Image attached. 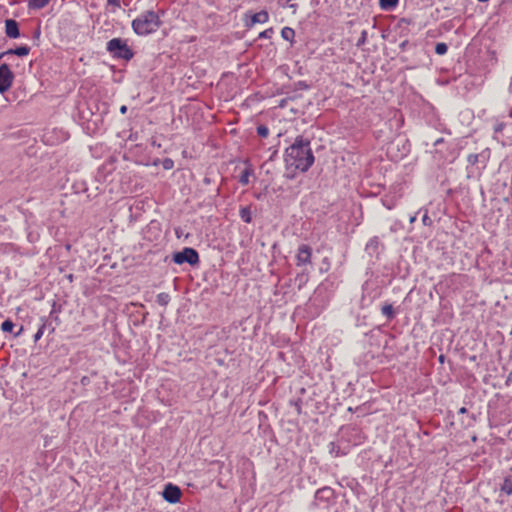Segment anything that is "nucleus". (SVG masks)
Returning a JSON list of instances; mask_svg holds the SVG:
<instances>
[{
	"label": "nucleus",
	"instance_id": "obj_1",
	"mask_svg": "<svg viewBox=\"0 0 512 512\" xmlns=\"http://www.w3.org/2000/svg\"><path fill=\"white\" fill-rule=\"evenodd\" d=\"M308 138L299 135L285 150V163L287 168L293 167L301 172H307L315 161Z\"/></svg>",
	"mask_w": 512,
	"mask_h": 512
},
{
	"label": "nucleus",
	"instance_id": "obj_2",
	"mask_svg": "<svg viewBox=\"0 0 512 512\" xmlns=\"http://www.w3.org/2000/svg\"><path fill=\"white\" fill-rule=\"evenodd\" d=\"M100 110L96 101L85 102L78 107V121L88 135H96L104 131V116L107 114L105 104Z\"/></svg>",
	"mask_w": 512,
	"mask_h": 512
},
{
	"label": "nucleus",
	"instance_id": "obj_3",
	"mask_svg": "<svg viewBox=\"0 0 512 512\" xmlns=\"http://www.w3.org/2000/svg\"><path fill=\"white\" fill-rule=\"evenodd\" d=\"M160 15L154 10H145L141 12L131 22L132 31L140 37H146L154 34L162 25Z\"/></svg>",
	"mask_w": 512,
	"mask_h": 512
},
{
	"label": "nucleus",
	"instance_id": "obj_4",
	"mask_svg": "<svg viewBox=\"0 0 512 512\" xmlns=\"http://www.w3.org/2000/svg\"><path fill=\"white\" fill-rule=\"evenodd\" d=\"M106 51L115 60L129 62L135 55L134 50L128 45L127 39L121 37L112 38L106 43Z\"/></svg>",
	"mask_w": 512,
	"mask_h": 512
},
{
	"label": "nucleus",
	"instance_id": "obj_5",
	"mask_svg": "<svg viewBox=\"0 0 512 512\" xmlns=\"http://www.w3.org/2000/svg\"><path fill=\"white\" fill-rule=\"evenodd\" d=\"M336 504V495L333 488L324 486L316 490L314 499L310 504V509L318 511H328Z\"/></svg>",
	"mask_w": 512,
	"mask_h": 512
},
{
	"label": "nucleus",
	"instance_id": "obj_6",
	"mask_svg": "<svg viewBox=\"0 0 512 512\" xmlns=\"http://www.w3.org/2000/svg\"><path fill=\"white\" fill-rule=\"evenodd\" d=\"M490 158V152L488 149L483 150L480 153L469 154L467 156V178L479 177L482 171L486 168Z\"/></svg>",
	"mask_w": 512,
	"mask_h": 512
},
{
	"label": "nucleus",
	"instance_id": "obj_7",
	"mask_svg": "<svg viewBox=\"0 0 512 512\" xmlns=\"http://www.w3.org/2000/svg\"><path fill=\"white\" fill-rule=\"evenodd\" d=\"M341 440L353 445L358 446L364 443L365 435L361 428L356 425H346L340 428Z\"/></svg>",
	"mask_w": 512,
	"mask_h": 512
},
{
	"label": "nucleus",
	"instance_id": "obj_8",
	"mask_svg": "<svg viewBox=\"0 0 512 512\" xmlns=\"http://www.w3.org/2000/svg\"><path fill=\"white\" fill-rule=\"evenodd\" d=\"M172 261L177 265L189 264L194 267L199 264V253L192 247H184L181 251L172 254Z\"/></svg>",
	"mask_w": 512,
	"mask_h": 512
},
{
	"label": "nucleus",
	"instance_id": "obj_9",
	"mask_svg": "<svg viewBox=\"0 0 512 512\" xmlns=\"http://www.w3.org/2000/svg\"><path fill=\"white\" fill-rule=\"evenodd\" d=\"M14 73L11 71L8 64L3 63L0 65V93L4 94L7 92L14 81Z\"/></svg>",
	"mask_w": 512,
	"mask_h": 512
},
{
	"label": "nucleus",
	"instance_id": "obj_10",
	"mask_svg": "<svg viewBox=\"0 0 512 512\" xmlns=\"http://www.w3.org/2000/svg\"><path fill=\"white\" fill-rule=\"evenodd\" d=\"M312 248L308 244H301L298 246L296 253V266L305 267L312 265Z\"/></svg>",
	"mask_w": 512,
	"mask_h": 512
},
{
	"label": "nucleus",
	"instance_id": "obj_11",
	"mask_svg": "<svg viewBox=\"0 0 512 512\" xmlns=\"http://www.w3.org/2000/svg\"><path fill=\"white\" fill-rule=\"evenodd\" d=\"M269 21V14L266 10H261L252 14L250 11L244 14V26L248 29L252 28L255 24H264Z\"/></svg>",
	"mask_w": 512,
	"mask_h": 512
},
{
	"label": "nucleus",
	"instance_id": "obj_12",
	"mask_svg": "<svg viewBox=\"0 0 512 512\" xmlns=\"http://www.w3.org/2000/svg\"><path fill=\"white\" fill-rule=\"evenodd\" d=\"M182 496L181 489L172 483H167L162 491V497L170 504H176Z\"/></svg>",
	"mask_w": 512,
	"mask_h": 512
},
{
	"label": "nucleus",
	"instance_id": "obj_13",
	"mask_svg": "<svg viewBox=\"0 0 512 512\" xmlns=\"http://www.w3.org/2000/svg\"><path fill=\"white\" fill-rule=\"evenodd\" d=\"M383 245L380 242L379 237L373 236L369 239L365 246V252L370 258H378Z\"/></svg>",
	"mask_w": 512,
	"mask_h": 512
},
{
	"label": "nucleus",
	"instance_id": "obj_14",
	"mask_svg": "<svg viewBox=\"0 0 512 512\" xmlns=\"http://www.w3.org/2000/svg\"><path fill=\"white\" fill-rule=\"evenodd\" d=\"M462 147L458 141H452L447 144V155L444 158L449 163H453L460 155Z\"/></svg>",
	"mask_w": 512,
	"mask_h": 512
},
{
	"label": "nucleus",
	"instance_id": "obj_15",
	"mask_svg": "<svg viewBox=\"0 0 512 512\" xmlns=\"http://www.w3.org/2000/svg\"><path fill=\"white\" fill-rule=\"evenodd\" d=\"M5 34L8 38L17 39L20 37L19 24L14 19L5 20Z\"/></svg>",
	"mask_w": 512,
	"mask_h": 512
},
{
	"label": "nucleus",
	"instance_id": "obj_16",
	"mask_svg": "<svg viewBox=\"0 0 512 512\" xmlns=\"http://www.w3.org/2000/svg\"><path fill=\"white\" fill-rule=\"evenodd\" d=\"M380 311L387 321H392L396 318L398 310L393 307L389 302H384L380 305Z\"/></svg>",
	"mask_w": 512,
	"mask_h": 512
},
{
	"label": "nucleus",
	"instance_id": "obj_17",
	"mask_svg": "<svg viewBox=\"0 0 512 512\" xmlns=\"http://www.w3.org/2000/svg\"><path fill=\"white\" fill-rule=\"evenodd\" d=\"M112 163H103L97 170L96 179L97 180H105L106 176L113 171Z\"/></svg>",
	"mask_w": 512,
	"mask_h": 512
},
{
	"label": "nucleus",
	"instance_id": "obj_18",
	"mask_svg": "<svg viewBox=\"0 0 512 512\" xmlns=\"http://www.w3.org/2000/svg\"><path fill=\"white\" fill-rule=\"evenodd\" d=\"M62 311V305L53 301L51 311L49 314V320L54 321L56 325L60 324L59 314Z\"/></svg>",
	"mask_w": 512,
	"mask_h": 512
},
{
	"label": "nucleus",
	"instance_id": "obj_19",
	"mask_svg": "<svg viewBox=\"0 0 512 512\" xmlns=\"http://www.w3.org/2000/svg\"><path fill=\"white\" fill-rule=\"evenodd\" d=\"M30 52V47L27 45H21L16 48H10L5 51V54L16 55L18 57L27 56Z\"/></svg>",
	"mask_w": 512,
	"mask_h": 512
},
{
	"label": "nucleus",
	"instance_id": "obj_20",
	"mask_svg": "<svg viewBox=\"0 0 512 512\" xmlns=\"http://www.w3.org/2000/svg\"><path fill=\"white\" fill-rule=\"evenodd\" d=\"M500 491L507 496L512 495V474L504 477L503 483L500 485Z\"/></svg>",
	"mask_w": 512,
	"mask_h": 512
},
{
	"label": "nucleus",
	"instance_id": "obj_21",
	"mask_svg": "<svg viewBox=\"0 0 512 512\" xmlns=\"http://www.w3.org/2000/svg\"><path fill=\"white\" fill-rule=\"evenodd\" d=\"M399 4V0H379V7L383 11H393Z\"/></svg>",
	"mask_w": 512,
	"mask_h": 512
},
{
	"label": "nucleus",
	"instance_id": "obj_22",
	"mask_svg": "<svg viewBox=\"0 0 512 512\" xmlns=\"http://www.w3.org/2000/svg\"><path fill=\"white\" fill-rule=\"evenodd\" d=\"M239 216L244 223L250 224L252 222V212L249 206L240 207Z\"/></svg>",
	"mask_w": 512,
	"mask_h": 512
},
{
	"label": "nucleus",
	"instance_id": "obj_23",
	"mask_svg": "<svg viewBox=\"0 0 512 512\" xmlns=\"http://www.w3.org/2000/svg\"><path fill=\"white\" fill-rule=\"evenodd\" d=\"M281 37L286 40V41H289L291 44L294 43V38H295V31L293 28L291 27H283L282 30H281Z\"/></svg>",
	"mask_w": 512,
	"mask_h": 512
},
{
	"label": "nucleus",
	"instance_id": "obj_24",
	"mask_svg": "<svg viewBox=\"0 0 512 512\" xmlns=\"http://www.w3.org/2000/svg\"><path fill=\"white\" fill-rule=\"evenodd\" d=\"M328 449H329L330 455H332L333 457H339V456L346 455V452L343 451L341 449V447L335 442H330L328 444Z\"/></svg>",
	"mask_w": 512,
	"mask_h": 512
},
{
	"label": "nucleus",
	"instance_id": "obj_25",
	"mask_svg": "<svg viewBox=\"0 0 512 512\" xmlns=\"http://www.w3.org/2000/svg\"><path fill=\"white\" fill-rule=\"evenodd\" d=\"M50 0H29L28 1V9L29 10H39L44 8Z\"/></svg>",
	"mask_w": 512,
	"mask_h": 512
},
{
	"label": "nucleus",
	"instance_id": "obj_26",
	"mask_svg": "<svg viewBox=\"0 0 512 512\" xmlns=\"http://www.w3.org/2000/svg\"><path fill=\"white\" fill-rule=\"evenodd\" d=\"M253 170L250 167L245 168L240 177H239V183L243 186L249 184V177L252 175Z\"/></svg>",
	"mask_w": 512,
	"mask_h": 512
},
{
	"label": "nucleus",
	"instance_id": "obj_27",
	"mask_svg": "<svg viewBox=\"0 0 512 512\" xmlns=\"http://www.w3.org/2000/svg\"><path fill=\"white\" fill-rule=\"evenodd\" d=\"M170 299V295L166 292H161L156 296V302L163 307L169 304Z\"/></svg>",
	"mask_w": 512,
	"mask_h": 512
},
{
	"label": "nucleus",
	"instance_id": "obj_28",
	"mask_svg": "<svg viewBox=\"0 0 512 512\" xmlns=\"http://www.w3.org/2000/svg\"><path fill=\"white\" fill-rule=\"evenodd\" d=\"M121 7V0H107V10L115 13Z\"/></svg>",
	"mask_w": 512,
	"mask_h": 512
},
{
	"label": "nucleus",
	"instance_id": "obj_29",
	"mask_svg": "<svg viewBox=\"0 0 512 512\" xmlns=\"http://www.w3.org/2000/svg\"><path fill=\"white\" fill-rule=\"evenodd\" d=\"M331 268V260L329 257H324L321 261L319 271L320 273H327Z\"/></svg>",
	"mask_w": 512,
	"mask_h": 512
},
{
	"label": "nucleus",
	"instance_id": "obj_30",
	"mask_svg": "<svg viewBox=\"0 0 512 512\" xmlns=\"http://www.w3.org/2000/svg\"><path fill=\"white\" fill-rule=\"evenodd\" d=\"M72 188L74 189V192L77 194L84 193L87 191V184L84 181L75 182Z\"/></svg>",
	"mask_w": 512,
	"mask_h": 512
},
{
	"label": "nucleus",
	"instance_id": "obj_31",
	"mask_svg": "<svg viewBox=\"0 0 512 512\" xmlns=\"http://www.w3.org/2000/svg\"><path fill=\"white\" fill-rule=\"evenodd\" d=\"M14 327H15V324H14V323H13V321H12V320H10V319H6V320H5V321H3V322H2V324H1V330H2L3 332H9V333H11V332L13 331Z\"/></svg>",
	"mask_w": 512,
	"mask_h": 512
},
{
	"label": "nucleus",
	"instance_id": "obj_32",
	"mask_svg": "<svg viewBox=\"0 0 512 512\" xmlns=\"http://www.w3.org/2000/svg\"><path fill=\"white\" fill-rule=\"evenodd\" d=\"M448 46L444 42H439L435 45V53L437 55H444L447 53Z\"/></svg>",
	"mask_w": 512,
	"mask_h": 512
},
{
	"label": "nucleus",
	"instance_id": "obj_33",
	"mask_svg": "<svg viewBox=\"0 0 512 512\" xmlns=\"http://www.w3.org/2000/svg\"><path fill=\"white\" fill-rule=\"evenodd\" d=\"M274 34V29L272 27L267 28L266 30L260 32L258 34V39H270Z\"/></svg>",
	"mask_w": 512,
	"mask_h": 512
},
{
	"label": "nucleus",
	"instance_id": "obj_34",
	"mask_svg": "<svg viewBox=\"0 0 512 512\" xmlns=\"http://www.w3.org/2000/svg\"><path fill=\"white\" fill-rule=\"evenodd\" d=\"M47 327V322H43L38 328L37 332L34 334V341L37 342L44 334Z\"/></svg>",
	"mask_w": 512,
	"mask_h": 512
},
{
	"label": "nucleus",
	"instance_id": "obj_35",
	"mask_svg": "<svg viewBox=\"0 0 512 512\" xmlns=\"http://www.w3.org/2000/svg\"><path fill=\"white\" fill-rule=\"evenodd\" d=\"M290 405L295 407L298 415L302 413V400L300 398L290 400Z\"/></svg>",
	"mask_w": 512,
	"mask_h": 512
},
{
	"label": "nucleus",
	"instance_id": "obj_36",
	"mask_svg": "<svg viewBox=\"0 0 512 512\" xmlns=\"http://www.w3.org/2000/svg\"><path fill=\"white\" fill-rule=\"evenodd\" d=\"M367 36H368V32L366 30H363L361 32V35L360 37L358 38L357 42H356V47H362L363 45H365V43L367 42Z\"/></svg>",
	"mask_w": 512,
	"mask_h": 512
},
{
	"label": "nucleus",
	"instance_id": "obj_37",
	"mask_svg": "<svg viewBox=\"0 0 512 512\" xmlns=\"http://www.w3.org/2000/svg\"><path fill=\"white\" fill-rule=\"evenodd\" d=\"M257 134L262 138H266L269 135V128L266 125H259L257 127Z\"/></svg>",
	"mask_w": 512,
	"mask_h": 512
},
{
	"label": "nucleus",
	"instance_id": "obj_38",
	"mask_svg": "<svg viewBox=\"0 0 512 512\" xmlns=\"http://www.w3.org/2000/svg\"><path fill=\"white\" fill-rule=\"evenodd\" d=\"M161 165L164 170H171L174 167V161L167 157L161 161Z\"/></svg>",
	"mask_w": 512,
	"mask_h": 512
},
{
	"label": "nucleus",
	"instance_id": "obj_39",
	"mask_svg": "<svg viewBox=\"0 0 512 512\" xmlns=\"http://www.w3.org/2000/svg\"><path fill=\"white\" fill-rule=\"evenodd\" d=\"M161 161L159 158H154L152 161H147V162H144V161H139L138 163L139 164H142V165H145V166H158L161 164Z\"/></svg>",
	"mask_w": 512,
	"mask_h": 512
},
{
	"label": "nucleus",
	"instance_id": "obj_40",
	"mask_svg": "<svg viewBox=\"0 0 512 512\" xmlns=\"http://www.w3.org/2000/svg\"><path fill=\"white\" fill-rule=\"evenodd\" d=\"M296 89L298 90H308L310 88V85L307 84L306 81L300 80L295 83Z\"/></svg>",
	"mask_w": 512,
	"mask_h": 512
},
{
	"label": "nucleus",
	"instance_id": "obj_41",
	"mask_svg": "<svg viewBox=\"0 0 512 512\" xmlns=\"http://www.w3.org/2000/svg\"><path fill=\"white\" fill-rule=\"evenodd\" d=\"M295 281H299V288H301L302 285L305 284L307 281V275H305L304 273L298 274L295 278Z\"/></svg>",
	"mask_w": 512,
	"mask_h": 512
},
{
	"label": "nucleus",
	"instance_id": "obj_42",
	"mask_svg": "<svg viewBox=\"0 0 512 512\" xmlns=\"http://www.w3.org/2000/svg\"><path fill=\"white\" fill-rule=\"evenodd\" d=\"M422 223L424 226H431L433 223L432 219L428 216L427 211H425L424 215L422 216Z\"/></svg>",
	"mask_w": 512,
	"mask_h": 512
},
{
	"label": "nucleus",
	"instance_id": "obj_43",
	"mask_svg": "<svg viewBox=\"0 0 512 512\" xmlns=\"http://www.w3.org/2000/svg\"><path fill=\"white\" fill-rule=\"evenodd\" d=\"M444 143H445L444 138H438V139H436V140L434 141L433 145H434L435 147H439V146H441V145H442V144H444ZM441 152H442V151H441L439 148H437V149H436V153H441Z\"/></svg>",
	"mask_w": 512,
	"mask_h": 512
},
{
	"label": "nucleus",
	"instance_id": "obj_44",
	"mask_svg": "<svg viewBox=\"0 0 512 512\" xmlns=\"http://www.w3.org/2000/svg\"><path fill=\"white\" fill-rule=\"evenodd\" d=\"M413 23V20L410 18H401L399 20L398 25L402 27L403 25H411Z\"/></svg>",
	"mask_w": 512,
	"mask_h": 512
},
{
	"label": "nucleus",
	"instance_id": "obj_45",
	"mask_svg": "<svg viewBox=\"0 0 512 512\" xmlns=\"http://www.w3.org/2000/svg\"><path fill=\"white\" fill-rule=\"evenodd\" d=\"M382 203H383V205H384L387 209H389V210H390V209H392V208L394 207V202H393V200H392V199H389V200H387V199H383V200H382Z\"/></svg>",
	"mask_w": 512,
	"mask_h": 512
},
{
	"label": "nucleus",
	"instance_id": "obj_46",
	"mask_svg": "<svg viewBox=\"0 0 512 512\" xmlns=\"http://www.w3.org/2000/svg\"><path fill=\"white\" fill-rule=\"evenodd\" d=\"M409 45H410L409 41H408V40H404V41H402V42L399 44V49H400L401 51H405V50H406V48H407V46H409Z\"/></svg>",
	"mask_w": 512,
	"mask_h": 512
},
{
	"label": "nucleus",
	"instance_id": "obj_47",
	"mask_svg": "<svg viewBox=\"0 0 512 512\" xmlns=\"http://www.w3.org/2000/svg\"><path fill=\"white\" fill-rule=\"evenodd\" d=\"M44 322H47V327L46 329H49V332L50 333H53L55 331V326L52 325V322L51 320H45Z\"/></svg>",
	"mask_w": 512,
	"mask_h": 512
},
{
	"label": "nucleus",
	"instance_id": "obj_48",
	"mask_svg": "<svg viewBox=\"0 0 512 512\" xmlns=\"http://www.w3.org/2000/svg\"><path fill=\"white\" fill-rule=\"evenodd\" d=\"M512 385V371L507 375L505 380V386L509 387Z\"/></svg>",
	"mask_w": 512,
	"mask_h": 512
},
{
	"label": "nucleus",
	"instance_id": "obj_49",
	"mask_svg": "<svg viewBox=\"0 0 512 512\" xmlns=\"http://www.w3.org/2000/svg\"><path fill=\"white\" fill-rule=\"evenodd\" d=\"M504 123H498L497 125H495L494 127V131L495 133H499V132H502V130L504 129Z\"/></svg>",
	"mask_w": 512,
	"mask_h": 512
},
{
	"label": "nucleus",
	"instance_id": "obj_50",
	"mask_svg": "<svg viewBox=\"0 0 512 512\" xmlns=\"http://www.w3.org/2000/svg\"><path fill=\"white\" fill-rule=\"evenodd\" d=\"M65 278H66L70 283H72V282L74 281V275H73V274H71V273H70V274H67V275L65 276Z\"/></svg>",
	"mask_w": 512,
	"mask_h": 512
},
{
	"label": "nucleus",
	"instance_id": "obj_51",
	"mask_svg": "<svg viewBox=\"0 0 512 512\" xmlns=\"http://www.w3.org/2000/svg\"><path fill=\"white\" fill-rule=\"evenodd\" d=\"M127 110H128V109H127V106H125V105H122V106L120 107V113H121L122 115L126 114Z\"/></svg>",
	"mask_w": 512,
	"mask_h": 512
},
{
	"label": "nucleus",
	"instance_id": "obj_52",
	"mask_svg": "<svg viewBox=\"0 0 512 512\" xmlns=\"http://www.w3.org/2000/svg\"><path fill=\"white\" fill-rule=\"evenodd\" d=\"M416 220H417V213L412 215V216H410V218H409V222L411 224L414 223Z\"/></svg>",
	"mask_w": 512,
	"mask_h": 512
},
{
	"label": "nucleus",
	"instance_id": "obj_53",
	"mask_svg": "<svg viewBox=\"0 0 512 512\" xmlns=\"http://www.w3.org/2000/svg\"><path fill=\"white\" fill-rule=\"evenodd\" d=\"M203 183H204L205 185H209V184L211 183V179H210L209 177H204V179H203Z\"/></svg>",
	"mask_w": 512,
	"mask_h": 512
},
{
	"label": "nucleus",
	"instance_id": "obj_54",
	"mask_svg": "<svg viewBox=\"0 0 512 512\" xmlns=\"http://www.w3.org/2000/svg\"><path fill=\"white\" fill-rule=\"evenodd\" d=\"M438 361H439L440 363H444V361H445V355L441 354V355L438 357Z\"/></svg>",
	"mask_w": 512,
	"mask_h": 512
},
{
	"label": "nucleus",
	"instance_id": "obj_55",
	"mask_svg": "<svg viewBox=\"0 0 512 512\" xmlns=\"http://www.w3.org/2000/svg\"><path fill=\"white\" fill-rule=\"evenodd\" d=\"M459 414H465L467 413V409L465 407H461L458 411Z\"/></svg>",
	"mask_w": 512,
	"mask_h": 512
},
{
	"label": "nucleus",
	"instance_id": "obj_56",
	"mask_svg": "<svg viewBox=\"0 0 512 512\" xmlns=\"http://www.w3.org/2000/svg\"><path fill=\"white\" fill-rule=\"evenodd\" d=\"M286 99H282L279 103V107L283 108L286 105Z\"/></svg>",
	"mask_w": 512,
	"mask_h": 512
},
{
	"label": "nucleus",
	"instance_id": "obj_57",
	"mask_svg": "<svg viewBox=\"0 0 512 512\" xmlns=\"http://www.w3.org/2000/svg\"><path fill=\"white\" fill-rule=\"evenodd\" d=\"M9 54H5V51L4 52H1L0 53V60L5 57V56H8Z\"/></svg>",
	"mask_w": 512,
	"mask_h": 512
},
{
	"label": "nucleus",
	"instance_id": "obj_58",
	"mask_svg": "<svg viewBox=\"0 0 512 512\" xmlns=\"http://www.w3.org/2000/svg\"><path fill=\"white\" fill-rule=\"evenodd\" d=\"M22 330H23V327H21V328L19 329V331H18L17 333H15V337L19 336V335L21 334Z\"/></svg>",
	"mask_w": 512,
	"mask_h": 512
},
{
	"label": "nucleus",
	"instance_id": "obj_59",
	"mask_svg": "<svg viewBox=\"0 0 512 512\" xmlns=\"http://www.w3.org/2000/svg\"><path fill=\"white\" fill-rule=\"evenodd\" d=\"M509 92L512 93V77H511V82H510V85H509Z\"/></svg>",
	"mask_w": 512,
	"mask_h": 512
},
{
	"label": "nucleus",
	"instance_id": "obj_60",
	"mask_svg": "<svg viewBox=\"0 0 512 512\" xmlns=\"http://www.w3.org/2000/svg\"><path fill=\"white\" fill-rule=\"evenodd\" d=\"M361 305H362V307H364V306L366 305V304H365V297H363V298H362V300H361Z\"/></svg>",
	"mask_w": 512,
	"mask_h": 512
}]
</instances>
